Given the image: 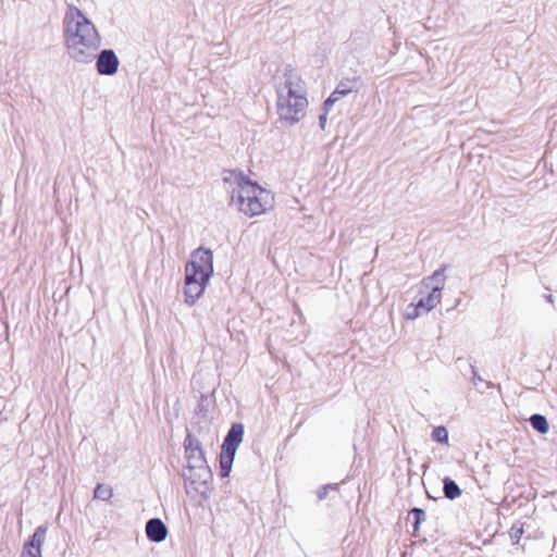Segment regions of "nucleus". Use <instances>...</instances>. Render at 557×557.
Segmentation results:
<instances>
[{"label":"nucleus","instance_id":"nucleus-3","mask_svg":"<svg viewBox=\"0 0 557 557\" xmlns=\"http://www.w3.org/2000/svg\"><path fill=\"white\" fill-rule=\"evenodd\" d=\"M184 301L194 306L205 294L213 275L212 250L199 247L190 253L184 269Z\"/></svg>","mask_w":557,"mask_h":557},{"label":"nucleus","instance_id":"nucleus-6","mask_svg":"<svg viewBox=\"0 0 557 557\" xmlns=\"http://www.w3.org/2000/svg\"><path fill=\"white\" fill-rule=\"evenodd\" d=\"M69 57L77 63H90L101 45V37L64 41Z\"/></svg>","mask_w":557,"mask_h":557},{"label":"nucleus","instance_id":"nucleus-12","mask_svg":"<svg viewBox=\"0 0 557 557\" xmlns=\"http://www.w3.org/2000/svg\"><path fill=\"white\" fill-rule=\"evenodd\" d=\"M147 537L152 542H162L166 539L168 529L160 519H150L146 524Z\"/></svg>","mask_w":557,"mask_h":557},{"label":"nucleus","instance_id":"nucleus-13","mask_svg":"<svg viewBox=\"0 0 557 557\" xmlns=\"http://www.w3.org/2000/svg\"><path fill=\"white\" fill-rule=\"evenodd\" d=\"M350 92L351 88H349L346 84H338L334 91L324 101V109L329 111L335 102H337L341 98L347 96Z\"/></svg>","mask_w":557,"mask_h":557},{"label":"nucleus","instance_id":"nucleus-19","mask_svg":"<svg viewBox=\"0 0 557 557\" xmlns=\"http://www.w3.org/2000/svg\"><path fill=\"white\" fill-rule=\"evenodd\" d=\"M325 123H326V114H323L320 116V125L322 128H324Z\"/></svg>","mask_w":557,"mask_h":557},{"label":"nucleus","instance_id":"nucleus-5","mask_svg":"<svg viewBox=\"0 0 557 557\" xmlns=\"http://www.w3.org/2000/svg\"><path fill=\"white\" fill-rule=\"evenodd\" d=\"M64 41L100 37L94 23L75 5H69L63 18Z\"/></svg>","mask_w":557,"mask_h":557},{"label":"nucleus","instance_id":"nucleus-8","mask_svg":"<svg viewBox=\"0 0 557 557\" xmlns=\"http://www.w3.org/2000/svg\"><path fill=\"white\" fill-rule=\"evenodd\" d=\"M185 456L187 460V468L198 469V476L208 475V466L203 451L200 447L199 441L191 434H188L184 441Z\"/></svg>","mask_w":557,"mask_h":557},{"label":"nucleus","instance_id":"nucleus-1","mask_svg":"<svg viewBox=\"0 0 557 557\" xmlns=\"http://www.w3.org/2000/svg\"><path fill=\"white\" fill-rule=\"evenodd\" d=\"M230 205L247 218H255L274 208V195L242 172H230L224 177Z\"/></svg>","mask_w":557,"mask_h":557},{"label":"nucleus","instance_id":"nucleus-9","mask_svg":"<svg viewBox=\"0 0 557 557\" xmlns=\"http://www.w3.org/2000/svg\"><path fill=\"white\" fill-rule=\"evenodd\" d=\"M199 470L198 469H189L187 468L184 472V479H185V487L187 493H190L191 491H195L202 495L205 498H208L207 492L209 490V482L211 480V473L208 469V475L207 476H198Z\"/></svg>","mask_w":557,"mask_h":557},{"label":"nucleus","instance_id":"nucleus-15","mask_svg":"<svg viewBox=\"0 0 557 557\" xmlns=\"http://www.w3.org/2000/svg\"><path fill=\"white\" fill-rule=\"evenodd\" d=\"M531 425L534 430L540 432L541 434H546L548 432V422L546 418L542 414H533L530 418Z\"/></svg>","mask_w":557,"mask_h":557},{"label":"nucleus","instance_id":"nucleus-10","mask_svg":"<svg viewBox=\"0 0 557 557\" xmlns=\"http://www.w3.org/2000/svg\"><path fill=\"white\" fill-rule=\"evenodd\" d=\"M47 535V527L36 528L29 541L24 544L21 557H42V545Z\"/></svg>","mask_w":557,"mask_h":557},{"label":"nucleus","instance_id":"nucleus-20","mask_svg":"<svg viewBox=\"0 0 557 557\" xmlns=\"http://www.w3.org/2000/svg\"><path fill=\"white\" fill-rule=\"evenodd\" d=\"M412 513H414L418 518L422 515H424V511L422 509L414 508L412 510Z\"/></svg>","mask_w":557,"mask_h":557},{"label":"nucleus","instance_id":"nucleus-4","mask_svg":"<svg viewBox=\"0 0 557 557\" xmlns=\"http://www.w3.org/2000/svg\"><path fill=\"white\" fill-rule=\"evenodd\" d=\"M445 271L446 267H443L422 280L419 298L416 302L410 304L405 311L404 315L407 320H414L429 313L441 302L442 290L446 282Z\"/></svg>","mask_w":557,"mask_h":557},{"label":"nucleus","instance_id":"nucleus-18","mask_svg":"<svg viewBox=\"0 0 557 557\" xmlns=\"http://www.w3.org/2000/svg\"><path fill=\"white\" fill-rule=\"evenodd\" d=\"M327 494V487H323L322 490L319 491L318 493V496L320 499H323Z\"/></svg>","mask_w":557,"mask_h":557},{"label":"nucleus","instance_id":"nucleus-2","mask_svg":"<svg viewBox=\"0 0 557 557\" xmlns=\"http://www.w3.org/2000/svg\"><path fill=\"white\" fill-rule=\"evenodd\" d=\"M308 99L305 82L293 69H287L276 86V113L281 122L294 125L307 113Z\"/></svg>","mask_w":557,"mask_h":557},{"label":"nucleus","instance_id":"nucleus-16","mask_svg":"<svg viewBox=\"0 0 557 557\" xmlns=\"http://www.w3.org/2000/svg\"><path fill=\"white\" fill-rule=\"evenodd\" d=\"M113 496V490L109 485L98 484L94 492V497L97 499H101L108 502Z\"/></svg>","mask_w":557,"mask_h":557},{"label":"nucleus","instance_id":"nucleus-11","mask_svg":"<svg viewBox=\"0 0 557 557\" xmlns=\"http://www.w3.org/2000/svg\"><path fill=\"white\" fill-rule=\"evenodd\" d=\"M120 61L113 50H103L97 59V71L101 75H114L117 72Z\"/></svg>","mask_w":557,"mask_h":557},{"label":"nucleus","instance_id":"nucleus-7","mask_svg":"<svg viewBox=\"0 0 557 557\" xmlns=\"http://www.w3.org/2000/svg\"><path fill=\"white\" fill-rule=\"evenodd\" d=\"M244 426L240 423H235L228 431L220 455V465L224 475H227L231 471L236 450L243 442Z\"/></svg>","mask_w":557,"mask_h":557},{"label":"nucleus","instance_id":"nucleus-17","mask_svg":"<svg viewBox=\"0 0 557 557\" xmlns=\"http://www.w3.org/2000/svg\"><path fill=\"white\" fill-rule=\"evenodd\" d=\"M432 438L441 444H448V431L445 426H437L432 431Z\"/></svg>","mask_w":557,"mask_h":557},{"label":"nucleus","instance_id":"nucleus-14","mask_svg":"<svg viewBox=\"0 0 557 557\" xmlns=\"http://www.w3.org/2000/svg\"><path fill=\"white\" fill-rule=\"evenodd\" d=\"M444 494L448 499H456L461 495L459 486L450 479H444Z\"/></svg>","mask_w":557,"mask_h":557}]
</instances>
